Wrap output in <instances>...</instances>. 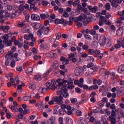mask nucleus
Instances as JSON below:
<instances>
[{"label":"nucleus","instance_id":"69168bd1","mask_svg":"<svg viewBox=\"0 0 124 124\" xmlns=\"http://www.w3.org/2000/svg\"><path fill=\"white\" fill-rule=\"evenodd\" d=\"M63 93V92L61 90L57 92V93L58 95H59V96H62V95Z\"/></svg>","mask_w":124,"mask_h":124},{"label":"nucleus","instance_id":"a18cd8bd","mask_svg":"<svg viewBox=\"0 0 124 124\" xmlns=\"http://www.w3.org/2000/svg\"><path fill=\"white\" fill-rule=\"evenodd\" d=\"M67 89L68 90H72V89H74L75 88V86L73 84H67Z\"/></svg>","mask_w":124,"mask_h":124},{"label":"nucleus","instance_id":"20e7f679","mask_svg":"<svg viewBox=\"0 0 124 124\" xmlns=\"http://www.w3.org/2000/svg\"><path fill=\"white\" fill-rule=\"evenodd\" d=\"M24 37V39H26L27 40H30V39L31 38V40L32 42H35V40H36V39L33 37V34L32 33H29V35L25 34Z\"/></svg>","mask_w":124,"mask_h":124},{"label":"nucleus","instance_id":"39448f33","mask_svg":"<svg viewBox=\"0 0 124 124\" xmlns=\"http://www.w3.org/2000/svg\"><path fill=\"white\" fill-rule=\"evenodd\" d=\"M98 71V67L97 66H93V67L90 68L89 71V74L91 75H94L96 74V72Z\"/></svg>","mask_w":124,"mask_h":124},{"label":"nucleus","instance_id":"5fc2aeb1","mask_svg":"<svg viewBox=\"0 0 124 124\" xmlns=\"http://www.w3.org/2000/svg\"><path fill=\"white\" fill-rule=\"evenodd\" d=\"M59 42L55 41L53 45H52V47H53V48H56L57 46H59Z\"/></svg>","mask_w":124,"mask_h":124},{"label":"nucleus","instance_id":"864d4df0","mask_svg":"<svg viewBox=\"0 0 124 124\" xmlns=\"http://www.w3.org/2000/svg\"><path fill=\"white\" fill-rule=\"evenodd\" d=\"M48 57L50 58H54V57H55V53L52 51H50L49 53H48Z\"/></svg>","mask_w":124,"mask_h":124},{"label":"nucleus","instance_id":"c756f323","mask_svg":"<svg viewBox=\"0 0 124 124\" xmlns=\"http://www.w3.org/2000/svg\"><path fill=\"white\" fill-rule=\"evenodd\" d=\"M76 116L77 117H81L82 116V111L80 109H78L76 112Z\"/></svg>","mask_w":124,"mask_h":124},{"label":"nucleus","instance_id":"4c0bfd02","mask_svg":"<svg viewBox=\"0 0 124 124\" xmlns=\"http://www.w3.org/2000/svg\"><path fill=\"white\" fill-rule=\"evenodd\" d=\"M73 81H74V78H70L68 79V84H69V85L73 84Z\"/></svg>","mask_w":124,"mask_h":124},{"label":"nucleus","instance_id":"dca6fc26","mask_svg":"<svg viewBox=\"0 0 124 124\" xmlns=\"http://www.w3.org/2000/svg\"><path fill=\"white\" fill-rule=\"evenodd\" d=\"M13 57V55H12V52H8V54H7L5 56V59L6 60H9V59H12V57Z\"/></svg>","mask_w":124,"mask_h":124},{"label":"nucleus","instance_id":"9b49d317","mask_svg":"<svg viewBox=\"0 0 124 124\" xmlns=\"http://www.w3.org/2000/svg\"><path fill=\"white\" fill-rule=\"evenodd\" d=\"M87 19V16L85 15L84 14H81L78 18V21H83V20H86Z\"/></svg>","mask_w":124,"mask_h":124},{"label":"nucleus","instance_id":"c03bdc74","mask_svg":"<svg viewBox=\"0 0 124 124\" xmlns=\"http://www.w3.org/2000/svg\"><path fill=\"white\" fill-rule=\"evenodd\" d=\"M16 63V62L15 61V60H13L12 61V62H11V63H10V65L11 67H15Z\"/></svg>","mask_w":124,"mask_h":124},{"label":"nucleus","instance_id":"2f4dec72","mask_svg":"<svg viewBox=\"0 0 124 124\" xmlns=\"http://www.w3.org/2000/svg\"><path fill=\"white\" fill-rule=\"evenodd\" d=\"M67 85H65L64 86H63L62 87H61V90H62V91L64 93L65 92H67Z\"/></svg>","mask_w":124,"mask_h":124},{"label":"nucleus","instance_id":"6e6552de","mask_svg":"<svg viewBox=\"0 0 124 124\" xmlns=\"http://www.w3.org/2000/svg\"><path fill=\"white\" fill-rule=\"evenodd\" d=\"M40 17L41 19H45L46 18H48L49 17H50V15H49V13H48V12H45L44 14H41L40 15Z\"/></svg>","mask_w":124,"mask_h":124},{"label":"nucleus","instance_id":"09e8293b","mask_svg":"<svg viewBox=\"0 0 124 124\" xmlns=\"http://www.w3.org/2000/svg\"><path fill=\"white\" fill-rule=\"evenodd\" d=\"M46 85L47 87L46 91H49V90H50V87H51V83H50L49 82H47Z\"/></svg>","mask_w":124,"mask_h":124},{"label":"nucleus","instance_id":"423d86ee","mask_svg":"<svg viewBox=\"0 0 124 124\" xmlns=\"http://www.w3.org/2000/svg\"><path fill=\"white\" fill-rule=\"evenodd\" d=\"M62 99H63L62 96H56L55 98H54V102L58 103V104H62Z\"/></svg>","mask_w":124,"mask_h":124},{"label":"nucleus","instance_id":"ea45409f","mask_svg":"<svg viewBox=\"0 0 124 124\" xmlns=\"http://www.w3.org/2000/svg\"><path fill=\"white\" fill-rule=\"evenodd\" d=\"M29 88L31 89V90H34L36 89V86H35V85L31 83L29 85Z\"/></svg>","mask_w":124,"mask_h":124},{"label":"nucleus","instance_id":"2eb2a0df","mask_svg":"<svg viewBox=\"0 0 124 124\" xmlns=\"http://www.w3.org/2000/svg\"><path fill=\"white\" fill-rule=\"evenodd\" d=\"M18 112H19L20 113L17 115V118L20 119V120H22L24 117V115L22 114L23 113V109H19Z\"/></svg>","mask_w":124,"mask_h":124},{"label":"nucleus","instance_id":"8fccbe9b","mask_svg":"<svg viewBox=\"0 0 124 124\" xmlns=\"http://www.w3.org/2000/svg\"><path fill=\"white\" fill-rule=\"evenodd\" d=\"M90 34H92V35H95L96 33V31H95V30L92 29L90 31Z\"/></svg>","mask_w":124,"mask_h":124},{"label":"nucleus","instance_id":"49530a36","mask_svg":"<svg viewBox=\"0 0 124 124\" xmlns=\"http://www.w3.org/2000/svg\"><path fill=\"white\" fill-rule=\"evenodd\" d=\"M96 58H97L98 60H101V59L103 58V53H102L101 52L97 56H96Z\"/></svg>","mask_w":124,"mask_h":124},{"label":"nucleus","instance_id":"412c9836","mask_svg":"<svg viewBox=\"0 0 124 124\" xmlns=\"http://www.w3.org/2000/svg\"><path fill=\"white\" fill-rule=\"evenodd\" d=\"M25 23H26V21L25 20L23 21L22 22H18L16 26L17 27H19V28H22V27H25V26H26Z\"/></svg>","mask_w":124,"mask_h":124},{"label":"nucleus","instance_id":"603ef678","mask_svg":"<svg viewBox=\"0 0 124 124\" xmlns=\"http://www.w3.org/2000/svg\"><path fill=\"white\" fill-rule=\"evenodd\" d=\"M75 91L78 93H82V91L81 90V89L79 88L78 87L76 88Z\"/></svg>","mask_w":124,"mask_h":124},{"label":"nucleus","instance_id":"4be33fe9","mask_svg":"<svg viewBox=\"0 0 124 124\" xmlns=\"http://www.w3.org/2000/svg\"><path fill=\"white\" fill-rule=\"evenodd\" d=\"M50 22H51V20H46V21H45L44 22V27H46V28H50V24H49V23H50Z\"/></svg>","mask_w":124,"mask_h":124},{"label":"nucleus","instance_id":"1a4fd4ad","mask_svg":"<svg viewBox=\"0 0 124 124\" xmlns=\"http://www.w3.org/2000/svg\"><path fill=\"white\" fill-rule=\"evenodd\" d=\"M63 22H64L63 18H61V19L59 18H56L55 20V24H56V25H59L60 24H63Z\"/></svg>","mask_w":124,"mask_h":124},{"label":"nucleus","instance_id":"cd10ccee","mask_svg":"<svg viewBox=\"0 0 124 124\" xmlns=\"http://www.w3.org/2000/svg\"><path fill=\"white\" fill-rule=\"evenodd\" d=\"M24 8H24V6L20 5V6H19V8H18L17 9H16V10H17L18 12L20 13V12H23Z\"/></svg>","mask_w":124,"mask_h":124},{"label":"nucleus","instance_id":"bb28decb","mask_svg":"<svg viewBox=\"0 0 124 124\" xmlns=\"http://www.w3.org/2000/svg\"><path fill=\"white\" fill-rule=\"evenodd\" d=\"M47 91V89L46 88H39L38 89V93H45Z\"/></svg>","mask_w":124,"mask_h":124},{"label":"nucleus","instance_id":"4468645a","mask_svg":"<svg viewBox=\"0 0 124 124\" xmlns=\"http://www.w3.org/2000/svg\"><path fill=\"white\" fill-rule=\"evenodd\" d=\"M65 122L66 124H73V121H72V119L68 117L65 118Z\"/></svg>","mask_w":124,"mask_h":124},{"label":"nucleus","instance_id":"680f3d73","mask_svg":"<svg viewBox=\"0 0 124 124\" xmlns=\"http://www.w3.org/2000/svg\"><path fill=\"white\" fill-rule=\"evenodd\" d=\"M69 62V61L68 60V59H65V60L64 61H63V62H62V64L64 65H66V64H68Z\"/></svg>","mask_w":124,"mask_h":124},{"label":"nucleus","instance_id":"f257e3e1","mask_svg":"<svg viewBox=\"0 0 124 124\" xmlns=\"http://www.w3.org/2000/svg\"><path fill=\"white\" fill-rule=\"evenodd\" d=\"M49 31H51V29L49 27H46V26H43L41 29L37 32V34H38L39 36H41L42 33L45 35H47V34H49Z\"/></svg>","mask_w":124,"mask_h":124},{"label":"nucleus","instance_id":"393cba45","mask_svg":"<svg viewBox=\"0 0 124 124\" xmlns=\"http://www.w3.org/2000/svg\"><path fill=\"white\" fill-rule=\"evenodd\" d=\"M30 4V8L31 9H33L34 10H37V8L35 7V4L32 2L28 3Z\"/></svg>","mask_w":124,"mask_h":124},{"label":"nucleus","instance_id":"13d9d810","mask_svg":"<svg viewBox=\"0 0 124 124\" xmlns=\"http://www.w3.org/2000/svg\"><path fill=\"white\" fill-rule=\"evenodd\" d=\"M93 65H94V64H93V63L91 62V63H89L87 65V67L88 68H91V67H93Z\"/></svg>","mask_w":124,"mask_h":124},{"label":"nucleus","instance_id":"de8ad7c7","mask_svg":"<svg viewBox=\"0 0 124 124\" xmlns=\"http://www.w3.org/2000/svg\"><path fill=\"white\" fill-rule=\"evenodd\" d=\"M106 10H110L111 8V6H110V3H107L105 5Z\"/></svg>","mask_w":124,"mask_h":124},{"label":"nucleus","instance_id":"37998d69","mask_svg":"<svg viewBox=\"0 0 124 124\" xmlns=\"http://www.w3.org/2000/svg\"><path fill=\"white\" fill-rule=\"evenodd\" d=\"M106 45L107 47H111V46H112V42L109 39L107 40Z\"/></svg>","mask_w":124,"mask_h":124},{"label":"nucleus","instance_id":"58836bf2","mask_svg":"<svg viewBox=\"0 0 124 124\" xmlns=\"http://www.w3.org/2000/svg\"><path fill=\"white\" fill-rule=\"evenodd\" d=\"M116 34L117 35H118V36H121L122 34H123V31L121 30V29H119L117 31H116Z\"/></svg>","mask_w":124,"mask_h":124},{"label":"nucleus","instance_id":"c85d7f7f","mask_svg":"<svg viewBox=\"0 0 124 124\" xmlns=\"http://www.w3.org/2000/svg\"><path fill=\"white\" fill-rule=\"evenodd\" d=\"M45 108H46V109L49 108V105H46L45 106L43 102H41V104L40 105V109H44Z\"/></svg>","mask_w":124,"mask_h":124},{"label":"nucleus","instance_id":"6e6d98bb","mask_svg":"<svg viewBox=\"0 0 124 124\" xmlns=\"http://www.w3.org/2000/svg\"><path fill=\"white\" fill-rule=\"evenodd\" d=\"M7 9L8 11H11L13 9V7L11 5H8L7 6Z\"/></svg>","mask_w":124,"mask_h":124},{"label":"nucleus","instance_id":"a19ab883","mask_svg":"<svg viewBox=\"0 0 124 124\" xmlns=\"http://www.w3.org/2000/svg\"><path fill=\"white\" fill-rule=\"evenodd\" d=\"M1 30L2 31H7L8 30H9V26H2L1 27Z\"/></svg>","mask_w":124,"mask_h":124},{"label":"nucleus","instance_id":"9d476101","mask_svg":"<svg viewBox=\"0 0 124 124\" xmlns=\"http://www.w3.org/2000/svg\"><path fill=\"white\" fill-rule=\"evenodd\" d=\"M19 12H18V10L16 9L13 10V13L12 14V18H16L18 15H19Z\"/></svg>","mask_w":124,"mask_h":124},{"label":"nucleus","instance_id":"e2e57ef3","mask_svg":"<svg viewBox=\"0 0 124 124\" xmlns=\"http://www.w3.org/2000/svg\"><path fill=\"white\" fill-rule=\"evenodd\" d=\"M47 4H50V3L48 1L45 0L42 1V5L44 6H47Z\"/></svg>","mask_w":124,"mask_h":124},{"label":"nucleus","instance_id":"f3484780","mask_svg":"<svg viewBox=\"0 0 124 124\" xmlns=\"http://www.w3.org/2000/svg\"><path fill=\"white\" fill-rule=\"evenodd\" d=\"M47 124H55V118L51 117L49 120L47 121Z\"/></svg>","mask_w":124,"mask_h":124},{"label":"nucleus","instance_id":"c9c22d12","mask_svg":"<svg viewBox=\"0 0 124 124\" xmlns=\"http://www.w3.org/2000/svg\"><path fill=\"white\" fill-rule=\"evenodd\" d=\"M77 52H74L73 53L69 54L68 55V57L69 59H72V58H74L75 57V55H77Z\"/></svg>","mask_w":124,"mask_h":124},{"label":"nucleus","instance_id":"a211bd4d","mask_svg":"<svg viewBox=\"0 0 124 124\" xmlns=\"http://www.w3.org/2000/svg\"><path fill=\"white\" fill-rule=\"evenodd\" d=\"M33 69L31 67H29L27 68V70H26V73L28 75H31L32 73Z\"/></svg>","mask_w":124,"mask_h":124},{"label":"nucleus","instance_id":"0e129e2a","mask_svg":"<svg viewBox=\"0 0 124 124\" xmlns=\"http://www.w3.org/2000/svg\"><path fill=\"white\" fill-rule=\"evenodd\" d=\"M52 71V68H49V69L44 74L45 76L48 75Z\"/></svg>","mask_w":124,"mask_h":124},{"label":"nucleus","instance_id":"f8f14e48","mask_svg":"<svg viewBox=\"0 0 124 124\" xmlns=\"http://www.w3.org/2000/svg\"><path fill=\"white\" fill-rule=\"evenodd\" d=\"M9 36H8V34H4V36H3V43H4L5 44H7V42H8V38H9Z\"/></svg>","mask_w":124,"mask_h":124},{"label":"nucleus","instance_id":"e433bc0d","mask_svg":"<svg viewBox=\"0 0 124 124\" xmlns=\"http://www.w3.org/2000/svg\"><path fill=\"white\" fill-rule=\"evenodd\" d=\"M88 53L89 55H93L94 54V50L93 49H88Z\"/></svg>","mask_w":124,"mask_h":124},{"label":"nucleus","instance_id":"5701e85b","mask_svg":"<svg viewBox=\"0 0 124 124\" xmlns=\"http://www.w3.org/2000/svg\"><path fill=\"white\" fill-rule=\"evenodd\" d=\"M124 88L122 87L117 91V94H124Z\"/></svg>","mask_w":124,"mask_h":124},{"label":"nucleus","instance_id":"052dcab7","mask_svg":"<svg viewBox=\"0 0 124 124\" xmlns=\"http://www.w3.org/2000/svg\"><path fill=\"white\" fill-rule=\"evenodd\" d=\"M63 16L64 18H68L69 17V14H68L67 12H65L63 13Z\"/></svg>","mask_w":124,"mask_h":124},{"label":"nucleus","instance_id":"6ab92c4d","mask_svg":"<svg viewBox=\"0 0 124 124\" xmlns=\"http://www.w3.org/2000/svg\"><path fill=\"white\" fill-rule=\"evenodd\" d=\"M73 24V22L71 21H68L67 20H65L64 19V21L63 22V25L64 26H66V25H68V26H71Z\"/></svg>","mask_w":124,"mask_h":124},{"label":"nucleus","instance_id":"7ed1b4c3","mask_svg":"<svg viewBox=\"0 0 124 124\" xmlns=\"http://www.w3.org/2000/svg\"><path fill=\"white\" fill-rule=\"evenodd\" d=\"M75 73L76 76H80V75H83L84 70H83V68L78 67L75 70Z\"/></svg>","mask_w":124,"mask_h":124},{"label":"nucleus","instance_id":"a878e982","mask_svg":"<svg viewBox=\"0 0 124 124\" xmlns=\"http://www.w3.org/2000/svg\"><path fill=\"white\" fill-rule=\"evenodd\" d=\"M61 107L62 109H71V107L70 106H67L66 107V105L65 104H61Z\"/></svg>","mask_w":124,"mask_h":124},{"label":"nucleus","instance_id":"7c9ffc66","mask_svg":"<svg viewBox=\"0 0 124 124\" xmlns=\"http://www.w3.org/2000/svg\"><path fill=\"white\" fill-rule=\"evenodd\" d=\"M18 106V104L17 103V102L14 101L13 102V105L10 107L11 109H16V107Z\"/></svg>","mask_w":124,"mask_h":124},{"label":"nucleus","instance_id":"3c124183","mask_svg":"<svg viewBox=\"0 0 124 124\" xmlns=\"http://www.w3.org/2000/svg\"><path fill=\"white\" fill-rule=\"evenodd\" d=\"M82 49L85 51H87V50H89V46H88L87 45H83L82 46Z\"/></svg>","mask_w":124,"mask_h":124},{"label":"nucleus","instance_id":"bf43d9fd","mask_svg":"<svg viewBox=\"0 0 124 124\" xmlns=\"http://www.w3.org/2000/svg\"><path fill=\"white\" fill-rule=\"evenodd\" d=\"M115 23H117V24H119L120 25H122L123 24V21L121 18H118L116 20Z\"/></svg>","mask_w":124,"mask_h":124},{"label":"nucleus","instance_id":"f704fd0d","mask_svg":"<svg viewBox=\"0 0 124 124\" xmlns=\"http://www.w3.org/2000/svg\"><path fill=\"white\" fill-rule=\"evenodd\" d=\"M117 43L119 44H123L124 42V39L123 37H121L117 41Z\"/></svg>","mask_w":124,"mask_h":124},{"label":"nucleus","instance_id":"ddd939ff","mask_svg":"<svg viewBox=\"0 0 124 124\" xmlns=\"http://www.w3.org/2000/svg\"><path fill=\"white\" fill-rule=\"evenodd\" d=\"M57 83H58V85H56V89L59 90L60 87H62L63 85V82H61V79L59 78L56 80Z\"/></svg>","mask_w":124,"mask_h":124},{"label":"nucleus","instance_id":"79ce46f5","mask_svg":"<svg viewBox=\"0 0 124 124\" xmlns=\"http://www.w3.org/2000/svg\"><path fill=\"white\" fill-rule=\"evenodd\" d=\"M84 37L88 39V40H92V36L90 35V34H84Z\"/></svg>","mask_w":124,"mask_h":124},{"label":"nucleus","instance_id":"72a5a7b5","mask_svg":"<svg viewBox=\"0 0 124 124\" xmlns=\"http://www.w3.org/2000/svg\"><path fill=\"white\" fill-rule=\"evenodd\" d=\"M34 79L38 80V81H40V80H42V78H41V76L38 75L35 76L34 77Z\"/></svg>","mask_w":124,"mask_h":124},{"label":"nucleus","instance_id":"4d7b16f0","mask_svg":"<svg viewBox=\"0 0 124 124\" xmlns=\"http://www.w3.org/2000/svg\"><path fill=\"white\" fill-rule=\"evenodd\" d=\"M118 71H124V65H121L119 66Z\"/></svg>","mask_w":124,"mask_h":124},{"label":"nucleus","instance_id":"774afa93","mask_svg":"<svg viewBox=\"0 0 124 124\" xmlns=\"http://www.w3.org/2000/svg\"><path fill=\"white\" fill-rule=\"evenodd\" d=\"M79 4V0H76L75 1L73 2V6L75 7Z\"/></svg>","mask_w":124,"mask_h":124},{"label":"nucleus","instance_id":"0eeeda50","mask_svg":"<svg viewBox=\"0 0 124 124\" xmlns=\"http://www.w3.org/2000/svg\"><path fill=\"white\" fill-rule=\"evenodd\" d=\"M31 18L32 21H39V20H40V16H39L38 15L35 14H32Z\"/></svg>","mask_w":124,"mask_h":124},{"label":"nucleus","instance_id":"338daca9","mask_svg":"<svg viewBox=\"0 0 124 124\" xmlns=\"http://www.w3.org/2000/svg\"><path fill=\"white\" fill-rule=\"evenodd\" d=\"M63 96L64 98H67L68 96H69L68 93L66 92H63Z\"/></svg>","mask_w":124,"mask_h":124},{"label":"nucleus","instance_id":"b1692460","mask_svg":"<svg viewBox=\"0 0 124 124\" xmlns=\"http://www.w3.org/2000/svg\"><path fill=\"white\" fill-rule=\"evenodd\" d=\"M58 113L59 115H65V114H66V111L65 109H59Z\"/></svg>","mask_w":124,"mask_h":124},{"label":"nucleus","instance_id":"aec40b11","mask_svg":"<svg viewBox=\"0 0 124 124\" xmlns=\"http://www.w3.org/2000/svg\"><path fill=\"white\" fill-rule=\"evenodd\" d=\"M85 119L82 117H80L78 119L77 123L78 124H84Z\"/></svg>","mask_w":124,"mask_h":124},{"label":"nucleus","instance_id":"473e14b6","mask_svg":"<svg viewBox=\"0 0 124 124\" xmlns=\"http://www.w3.org/2000/svg\"><path fill=\"white\" fill-rule=\"evenodd\" d=\"M98 9V7L96 6H94L92 8V10H91V12L92 13H95Z\"/></svg>","mask_w":124,"mask_h":124},{"label":"nucleus","instance_id":"f03ea898","mask_svg":"<svg viewBox=\"0 0 124 124\" xmlns=\"http://www.w3.org/2000/svg\"><path fill=\"white\" fill-rule=\"evenodd\" d=\"M107 39L105 35L100 36V39L99 40V43L100 46H103L105 44H106V41Z\"/></svg>","mask_w":124,"mask_h":124}]
</instances>
